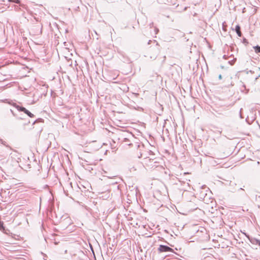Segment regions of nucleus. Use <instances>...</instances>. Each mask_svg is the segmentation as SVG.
<instances>
[{"label": "nucleus", "mask_w": 260, "mask_h": 260, "mask_svg": "<svg viewBox=\"0 0 260 260\" xmlns=\"http://www.w3.org/2000/svg\"><path fill=\"white\" fill-rule=\"evenodd\" d=\"M159 53V48L157 45V44H156L155 46L151 48L149 50L150 58L152 59H155L157 57Z\"/></svg>", "instance_id": "f257e3e1"}, {"label": "nucleus", "mask_w": 260, "mask_h": 260, "mask_svg": "<svg viewBox=\"0 0 260 260\" xmlns=\"http://www.w3.org/2000/svg\"><path fill=\"white\" fill-rule=\"evenodd\" d=\"M15 108L17 109L18 111L23 112L24 113L27 114L30 117H33L34 115L30 112L28 110L25 109L24 107H21L19 105H15Z\"/></svg>", "instance_id": "f03ea898"}, {"label": "nucleus", "mask_w": 260, "mask_h": 260, "mask_svg": "<svg viewBox=\"0 0 260 260\" xmlns=\"http://www.w3.org/2000/svg\"><path fill=\"white\" fill-rule=\"evenodd\" d=\"M158 251L159 252H173L174 250L172 248H170V247L164 245H160L158 248Z\"/></svg>", "instance_id": "7ed1b4c3"}, {"label": "nucleus", "mask_w": 260, "mask_h": 260, "mask_svg": "<svg viewBox=\"0 0 260 260\" xmlns=\"http://www.w3.org/2000/svg\"><path fill=\"white\" fill-rule=\"evenodd\" d=\"M247 237L248 238L250 242L252 244L258 245L259 243H260V240H259L256 238H250L248 236H247Z\"/></svg>", "instance_id": "20e7f679"}, {"label": "nucleus", "mask_w": 260, "mask_h": 260, "mask_svg": "<svg viewBox=\"0 0 260 260\" xmlns=\"http://www.w3.org/2000/svg\"><path fill=\"white\" fill-rule=\"evenodd\" d=\"M235 31L239 37L242 36V33L240 30V26L238 25L236 26Z\"/></svg>", "instance_id": "39448f33"}, {"label": "nucleus", "mask_w": 260, "mask_h": 260, "mask_svg": "<svg viewBox=\"0 0 260 260\" xmlns=\"http://www.w3.org/2000/svg\"><path fill=\"white\" fill-rule=\"evenodd\" d=\"M253 49H254V51L256 53H260V46L258 45L254 46Z\"/></svg>", "instance_id": "423d86ee"}, {"label": "nucleus", "mask_w": 260, "mask_h": 260, "mask_svg": "<svg viewBox=\"0 0 260 260\" xmlns=\"http://www.w3.org/2000/svg\"><path fill=\"white\" fill-rule=\"evenodd\" d=\"M0 230H4L5 228L4 226V222L3 221H1L0 220Z\"/></svg>", "instance_id": "0eeeda50"}, {"label": "nucleus", "mask_w": 260, "mask_h": 260, "mask_svg": "<svg viewBox=\"0 0 260 260\" xmlns=\"http://www.w3.org/2000/svg\"><path fill=\"white\" fill-rule=\"evenodd\" d=\"M9 2H13V3H16V4H19L20 3V1L19 0H9Z\"/></svg>", "instance_id": "6e6552de"}, {"label": "nucleus", "mask_w": 260, "mask_h": 260, "mask_svg": "<svg viewBox=\"0 0 260 260\" xmlns=\"http://www.w3.org/2000/svg\"><path fill=\"white\" fill-rule=\"evenodd\" d=\"M42 119H38L36 120V121H35L34 122V123H32V124H35L36 122H39V121H42Z\"/></svg>", "instance_id": "1a4fd4ad"}, {"label": "nucleus", "mask_w": 260, "mask_h": 260, "mask_svg": "<svg viewBox=\"0 0 260 260\" xmlns=\"http://www.w3.org/2000/svg\"><path fill=\"white\" fill-rule=\"evenodd\" d=\"M123 142H126V143H128L129 142V140L128 139H127V138H124V140H123Z\"/></svg>", "instance_id": "9d476101"}, {"label": "nucleus", "mask_w": 260, "mask_h": 260, "mask_svg": "<svg viewBox=\"0 0 260 260\" xmlns=\"http://www.w3.org/2000/svg\"><path fill=\"white\" fill-rule=\"evenodd\" d=\"M159 30L157 28H155V34H157Z\"/></svg>", "instance_id": "9b49d317"}, {"label": "nucleus", "mask_w": 260, "mask_h": 260, "mask_svg": "<svg viewBox=\"0 0 260 260\" xmlns=\"http://www.w3.org/2000/svg\"><path fill=\"white\" fill-rule=\"evenodd\" d=\"M241 111H242V109H241V110H240V116L241 118H243V117H242V114H241Z\"/></svg>", "instance_id": "f8f14e48"}, {"label": "nucleus", "mask_w": 260, "mask_h": 260, "mask_svg": "<svg viewBox=\"0 0 260 260\" xmlns=\"http://www.w3.org/2000/svg\"><path fill=\"white\" fill-rule=\"evenodd\" d=\"M218 78H219V79H222L221 75H219Z\"/></svg>", "instance_id": "ddd939ff"}, {"label": "nucleus", "mask_w": 260, "mask_h": 260, "mask_svg": "<svg viewBox=\"0 0 260 260\" xmlns=\"http://www.w3.org/2000/svg\"><path fill=\"white\" fill-rule=\"evenodd\" d=\"M243 87L245 88V85H243Z\"/></svg>", "instance_id": "4468645a"}, {"label": "nucleus", "mask_w": 260, "mask_h": 260, "mask_svg": "<svg viewBox=\"0 0 260 260\" xmlns=\"http://www.w3.org/2000/svg\"><path fill=\"white\" fill-rule=\"evenodd\" d=\"M136 146H138V147H140V146H139V145H136Z\"/></svg>", "instance_id": "2eb2a0df"}, {"label": "nucleus", "mask_w": 260, "mask_h": 260, "mask_svg": "<svg viewBox=\"0 0 260 260\" xmlns=\"http://www.w3.org/2000/svg\"><path fill=\"white\" fill-rule=\"evenodd\" d=\"M150 42H151V40H149L148 44H149Z\"/></svg>", "instance_id": "dca6fc26"}, {"label": "nucleus", "mask_w": 260, "mask_h": 260, "mask_svg": "<svg viewBox=\"0 0 260 260\" xmlns=\"http://www.w3.org/2000/svg\"><path fill=\"white\" fill-rule=\"evenodd\" d=\"M128 145L130 146V145H131L132 144H128Z\"/></svg>", "instance_id": "f3484780"}]
</instances>
